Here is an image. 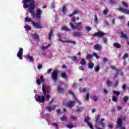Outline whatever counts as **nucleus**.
<instances>
[{"label": "nucleus", "mask_w": 129, "mask_h": 129, "mask_svg": "<svg viewBox=\"0 0 129 129\" xmlns=\"http://www.w3.org/2000/svg\"><path fill=\"white\" fill-rule=\"evenodd\" d=\"M71 118L73 120H74V121H76V120H77V117H76L74 115H72Z\"/></svg>", "instance_id": "obj_38"}, {"label": "nucleus", "mask_w": 129, "mask_h": 129, "mask_svg": "<svg viewBox=\"0 0 129 129\" xmlns=\"http://www.w3.org/2000/svg\"><path fill=\"white\" fill-rule=\"evenodd\" d=\"M128 57V54L127 53H125L122 56V59H125V58H127Z\"/></svg>", "instance_id": "obj_49"}, {"label": "nucleus", "mask_w": 129, "mask_h": 129, "mask_svg": "<svg viewBox=\"0 0 129 129\" xmlns=\"http://www.w3.org/2000/svg\"><path fill=\"white\" fill-rule=\"evenodd\" d=\"M94 50H97V51H101L102 47L101 46H100V44H97L94 46Z\"/></svg>", "instance_id": "obj_14"}, {"label": "nucleus", "mask_w": 129, "mask_h": 129, "mask_svg": "<svg viewBox=\"0 0 129 129\" xmlns=\"http://www.w3.org/2000/svg\"><path fill=\"white\" fill-rule=\"evenodd\" d=\"M27 57L29 59V60H30V61H31V62H34V58H33V56L30 55H28Z\"/></svg>", "instance_id": "obj_36"}, {"label": "nucleus", "mask_w": 129, "mask_h": 129, "mask_svg": "<svg viewBox=\"0 0 129 129\" xmlns=\"http://www.w3.org/2000/svg\"><path fill=\"white\" fill-rule=\"evenodd\" d=\"M104 35H105V33L104 32H103L102 31H99L96 33H94L93 34V36L94 37H98L99 38H102V37H103V36H104Z\"/></svg>", "instance_id": "obj_7"}, {"label": "nucleus", "mask_w": 129, "mask_h": 129, "mask_svg": "<svg viewBox=\"0 0 129 129\" xmlns=\"http://www.w3.org/2000/svg\"><path fill=\"white\" fill-rule=\"evenodd\" d=\"M118 19H119V20H123V19H124V16L122 15L120 16L118 18Z\"/></svg>", "instance_id": "obj_60"}, {"label": "nucleus", "mask_w": 129, "mask_h": 129, "mask_svg": "<svg viewBox=\"0 0 129 129\" xmlns=\"http://www.w3.org/2000/svg\"><path fill=\"white\" fill-rule=\"evenodd\" d=\"M112 100L113 101H114L115 102H117V97H116L115 96H113L112 97Z\"/></svg>", "instance_id": "obj_52"}, {"label": "nucleus", "mask_w": 129, "mask_h": 129, "mask_svg": "<svg viewBox=\"0 0 129 129\" xmlns=\"http://www.w3.org/2000/svg\"><path fill=\"white\" fill-rule=\"evenodd\" d=\"M109 3L111 5H115L116 4L115 0H109Z\"/></svg>", "instance_id": "obj_41"}, {"label": "nucleus", "mask_w": 129, "mask_h": 129, "mask_svg": "<svg viewBox=\"0 0 129 129\" xmlns=\"http://www.w3.org/2000/svg\"><path fill=\"white\" fill-rule=\"evenodd\" d=\"M88 67L89 69H93V67H94V63L93 62H89L88 63Z\"/></svg>", "instance_id": "obj_20"}, {"label": "nucleus", "mask_w": 129, "mask_h": 129, "mask_svg": "<svg viewBox=\"0 0 129 129\" xmlns=\"http://www.w3.org/2000/svg\"><path fill=\"white\" fill-rule=\"evenodd\" d=\"M93 100L95 101V102H96L97 100H98V97H97V96H93Z\"/></svg>", "instance_id": "obj_50"}, {"label": "nucleus", "mask_w": 129, "mask_h": 129, "mask_svg": "<svg viewBox=\"0 0 129 129\" xmlns=\"http://www.w3.org/2000/svg\"><path fill=\"white\" fill-rule=\"evenodd\" d=\"M61 76L62 77V78H64V79H67V74H66V73H62L61 74Z\"/></svg>", "instance_id": "obj_31"}, {"label": "nucleus", "mask_w": 129, "mask_h": 129, "mask_svg": "<svg viewBox=\"0 0 129 129\" xmlns=\"http://www.w3.org/2000/svg\"><path fill=\"white\" fill-rule=\"evenodd\" d=\"M53 35V29H51L48 34V40L51 41L52 40L51 37Z\"/></svg>", "instance_id": "obj_18"}, {"label": "nucleus", "mask_w": 129, "mask_h": 129, "mask_svg": "<svg viewBox=\"0 0 129 129\" xmlns=\"http://www.w3.org/2000/svg\"><path fill=\"white\" fill-rule=\"evenodd\" d=\"M117 110H121V109H122V107H121L120 106H117Z\"/></svg>", "instance_id": "obj_59"}, {"label": "nucleus", "mask_w": 129, "mask_h": 129, "mask_svg": "<svg viewBox=\"0 0 129 129\" xmlns=\"http://www.w3.org/2000/svg\"><path fill=\"white\" fill-rule=\"evenodd\" d=\"M34 37V39H35V40H39V35L37 34H35L33 35Z\"/></svg>", "instance_id": "obj_42"}, {"label": "nucleus", "mask_w": 129, "mask_h": 129, "mask_svg": "<svg viewBox=\"0 0 129 129\" xmlns=\"http://www.w3.org/2000/svg\"><path fill=\"white\" fill-rule=\"evenodd\" d=\"M106 84L108 87H110L112 86V82L110 81V80H107Z\"/></svg>", "instance_id": "obj_25"}, {"label": "nucleus", "mask_w": 129, "mask_h": 129, "mask_svg": "<svg viewBox=\"0 0 129 129\" xmlns=\"http://www.w3.org/2000/svg\"><path fill=\"white\" fill-rule=\"evenodd\" d=\"M35 100L37 102H39V103H44V102H45V100H46V95H38L37 97L36 98Z\"/></svg>", "instance_id": "obj_4"}, {"label": "nucleus", "mask_w": 129, "mask_h": 129, "mask_svg": "<svg viewBox=\"0 0 129 129\" xmlns=\"http://www.w3.org/2000/svg\"><path fill=\"white\" fill-rule=\"evenodd\" d=\"M113 94L116 95V96H118L119 94H120V93L119 92H117L116 91H113Z\"/></svg>", "instance_id": "obj_46"}, {"label": "nucleus", "mask_w": 129, "mask_h": 129, "mask_svg": "<svg viewBox=\"0 0 129 129\" xmlns=\"http://www.w3.org/2000/svg\"><path fill=\"white\" fill-rule=\"evenodd\" d=\"M94 19L95 24H98V18H97V15H95L94 17Z\"/></svg>", "instance_id": "obj_30"}, {"label": "nucleus", "mask_w": 129, "mask_h": 129, "mask_svg": "<svg viewBox=\"0 0 129 129\" xmlns=\"http://www.w3.org/2000/svg\"><path fill=\"white\" fill-rule=\"evenodd\" d=\"M116 74L114 75L113 76V79H115L118 75H119V72H120V70L118 69H116Z\"/></svg>", "instance_id": "obj_17"}, {"label": "nucleus", "mask_w": 129, "mask_h": 129, "mask_svg": "<svg viewBox=\"0 0 129 129\" xmlns=\"http://www.w3.org/2000/svg\"><path fill=\"white\" fill-rule=\"evenodd\" d=\"M89 120H90V117H89V116H87L85 117L84 121V122L88 123L89 122H90Z\"/></svg>", "instance_id": "obj_22"}, {"label": "nucleus", "mask_w": 129, "mask_h": 129, "mask_svg": "<svg viewBox=\"0 0 129 129\" xmlns=\"http://www.w3.org/2000/svg\"><path fill=\"white\" fill-rule=\"evenodd\" d=\"M50 98H51V96L50 95H47L46 97H45V99L46 101H49Z\"/></svg>", "instance_id": "obj_47"}, {"label": "nucleus", "mask_w": 129, "mask_h": 129, "mask_svg": "<svg viewBox=\"0 0 129 129\" xmlns=\"http://www.w3.org/2000/svg\"><path fill=\"white\" fill-rule=\"evenodd\" d=\"M88 126H89L90 128L91 129H93V125H92V124H91V123H90V122H89V123H87Z\"/></svg>", "instance_id": "obj_45"}, {"label": "nucleus", "mask_w": 129, "mask_h": 129, "mask_svg": "<svg viewBox=\"0 0 129 129\" xmlns=\"http://www.w3.org/2000/svg\"><path fill=\"white\" fill-rule=\"evenodd\" d=\"M57 91L60 93H64L66 91V89L60 87V86L57 87Z\"/></svg>", "instance_id": "obj_16"}, {"label": "nucleus", "mask_w": 129, "mask_h": 129, "mask_svg": "<svg viewBox=\"0 0 129 129\" xmlns=\"http://www.w3.org/2000/svg\"><path fill=\"white\" fill-rule=\"evenodd\" d=\"M52 125L53 126H55L56 127V128H58V124L56 123H54Z\"/></svg>", "instance_id": "obj_62"}, {"label": "nucleus", "mask_w": 129, "mask_h": 129, "mask_svg": "<svg viewBox=\"0 0 129 129\" xmlns=\"http://www.w3.org/2000/svg\"><path fill=\"white\" fill-rule=\"evenodd\" d=\"M118 83H119V81H118V80H116L114 83L115 87H116V86H117V85H118Z\"/></svg>", "instance_id": "obj_57"}, {"label": "nucleus", "mask_w": 129, "mask_h": 129, "mask_svg": "<svg viewBox=\"0 0 129 129\" xmlns=\"http://www.w3.org/2000/svg\"><path fill=\"white\" fill-rule=\"evenodd\" d=\"M86 30L87 31V32H89V31H91V27H90L89 26H87L86 28Z\"/></svg>", "instance_id": "obj_56"}, {"label": "nucleus", "mask_w": 129, "mask_h": 129, "mask_svg": "<svg viewBox=\"0 0 129 129\" xmlns=\"http://www.w3.org/2000/svg\"><path fill=\"white\" fill-rule=\"evenodd\" d=\"M67 106L71 108V107H73V106H75V101H69L67 103Z\"/></svg>", "instance_id": "obj_11"}, {"label": "nucleus", "mask_w": 129, "mask_h": 129, "mask_svg": "<svg viewBox=\"0 0 129 129\" xmlns=\"http://www.w3.org/2000/svg\"><path fill=\"white\" fill-rule=\"evenodd\" d=\"M83 108L82 107L78 108L77 109L76 111L77 112H80L82 111Z\"/></svg>", "instance_id": "obj_48"}, {"label": "nucleus", "mask_w": 129, "mask_h": 129, "mask_svg": "<svg viewBox=\"0 0 129 129\" xmlns=\"http://www.w3.org/2000/svg\"><path fill=\"white\" fill-rule=\"evenodd\" d=\"M71 59H72V61H77V57L76 56H73L71 57Z\"/></svg>", "instance_id": "obj_44"}, {"label": "nucleus", "mask_w": 129, "mask_h": 129, "mask_svg": "<svg viewBox=\"0 0 129 129\" xmlns=\"http://www.w3.org/2000/svg\"><path fill=\"white\" fill-rule=\"evenodd\" d=\"M41 82L42 83H44L45 82V80L44 79V76L41 75L40 77V79H38L36 81V83H37L38 85H41Z\"/></svg>", "instance_id": "obj_8"}, {"label": "nucleus", "mask_w": 129, "mask_h": 129, "mask_svg": "<svg viewBox=\"0 0 129 129\" xmlns=\"http://www.w3.org/2000/svg\"><path fill=\"white\" fill-rule=\"evenodd\" d=\"M123 124V123L122 122V119L119 118L117 120L116 127H121Z\"/></svg>", "instance_id": "obj_9"}, {"label": "nucleus", "mask_w": 129, "mask_h": 129, "mask_svg": "<svg viewBox=\"0 0 129 129\" xmlns=\"http://www.w3.org/2000/svg\"><path fill=\"white\" fill-rule=\"evenodd\" d=\"M80 64L83 66L86 64V61L84 58H81Z\"/></svg>", "instance_id": "obj_23"}, {"label": "nucleus", "mask_w": 129, "mask_h": 129, "mask_svg": "<svg viewBox=\"0 0 129 129\" xmlns=\"http://www.w3.org/2000/svg\"><path fill=\"white\" fill-rule=\"evenodd\" d=\"M92 57H93L92 54H89L87 55L86 59H87L88 60H89V59H91V58H92Z\"/></svg>", "instance_id": "obj_37"}, {"label": "nucleus", "mask_w": 129, "mask_h": 129, "mask_svg": "<svg viewBox=\"0 0 129 129\" xmlns=\"http://www.w3.org/2000/svg\"><path fill=\"white\" fill-rule=\"evenodd\" d=\"M53 102H54V98H52V100L48 103V105L49 106L52 105Z\"/></svg>", "instance_id": "obj_51"}, {"label": "nucleus", "mask_w": 129, "mask_h": 129, "mask_svg": "<svg viewBox=\"0 0 129 129\" xmlns=\"http://www.w3.org/2000/svg\"><path fill=\"white\" fill-rule=\"evenodd\" d=\"M80 70H81L82 71H84V68L82 66L79 67Z\"/></svg>", "instance_id": "obj_64"}, {"label": "nucleus", "mask_w": 129, "mask_h": 129, "mask_svg": "<svg viewBox=\"0 0 129 129\" xmlns=\"http://www.w3.org/2000/svg\"><path fill=\"white\" fill-rule=\"evenodd\" d=\"M73 37H78L79 38H80V37L82 36V34L80 32L74 31L73 32Z\"/></svg>", "instance_id": "obj_10"}, {"label": "nucleus", "mask_w": 129, "mask_h": 129, "mask_svg": "<svg viewBox=\"0 0 129 129\" xmlns=\"http://www.w3.org/2000/svg\"><path fill=\"white\" fill-rule=\"evenodd\" d=\"M118 10L120 11V12H122L124 14H127V15H129V10L127 9H123L122 8H120Z\"/></svg>", "instance_id": "obj_13"}, {"label": "nucleus", "mask_w": 129, "mask_h": 129, "mask_svg": "<svg viewBox=\"0 0 129 129\" xmlns=\"http://www.w3.org/2000/svg\"><path fill=\"white\" fill-rule=\"evenodd\" d=\"M120 37L122 39H125V40H127V35L126 34H124L123 32H121Z\"/></svg>", "instance_id": "obj_21"}, {"label": "nucleus", "mask_w": 129, "mask_h": 129, "mask_svg": "<svg viewBox=\"0 0 129 129\" xmlns=\"http://www.w3.org/2000/svg\"><path fill=\"white\" fill-rule=\"evenodd\" d=\"M24 52V49L22 48H20L19 49V51L17 54V57H18L20 60H23V53Z\"/></svg>", "instance_id": "obj_5"}, {"label": "nucleus", "mask_w": 129, "mask_h": 129, "mask_svg": "<svg viewBox=\"0 0 129 129\" xmlns=\"http://www.w3.org/2000/svg\"><path fill=\"white\" fill-rule=\"evenodd\" d=\"M61 120L62 121H66L67 120V117H66V115H63L61 117H60Z\"/></svg>", "instance_id": "obj_28"}, {"label": "nucleus", "mask_w": 129, "mask_h": 129, "mask_svg": "<svg viewBox=\"0 0 129 129\" xmlns=\"http://www.w3.org/2000/svg\"><path fill=\"white\" fill-rule=\"evenodd\" d=\"M108 13V10L106 9V10H104L103 14L104 15H107V13Z\"/></svg>", "instance_id": "obj_58"}, {"label": "nucleus", "mask_w": 129, "mask_h": 129, "mask_svg": "<svg viewBox=\"0 0 129 129\" xmlns=\"http://www.w3.org/2000/svg\"><path fill=\"white\" fill-rule=\"evenodd\" d=\"M56 107H57V106L56 105H53L52 106V107H51V106H47L46 107V108H47V110L48 111H49V112H50L52 111V110H55V108H56Z\"/></svg>", "instance_id": "obj_12"}, {"label": "nucleus", "mask_w": 129, "mask_h": 129, "mask_svg": "<svg viewBox=\"0 0 129 129\" xmlns=\"http://www.w3.org/2000/svg\"><path fill=\"white\" fill-rule=\"evenodd\" d=\"M77 14H79V11L75 10L74 12H73L72 14L69 15V16L72 17H73L74 15H77Z\"/></svg>", "instance_id": "obj_27"}, {"label": "nucleus", "mask_w": 129, "mask_h": 129, "mask_svg": "<svg viewBox=\"0 0 129 129\" xmlns=\"http://www.w3.org/2000/svg\"><path fill=\"white\" fill-rule=\"evenodd\" d=\"M22 4H23L24 9H28L29 8V11L32 16L35 17L37 20H41L42 10L41 9H37L36 14L35 13V8H36L35 0H23Z\"/></svg>", "instance_id": "obj_1"}, {"label": "nucleus", "mask_w": 129, "mask_h": 129, "mask_svg": "<svg viewBox=\"0 0 129 129\" xmlns=\"http://www.w3.org/2000/svg\"><path fill=\"white\" fill-rule=\"evenodd\" d=\"M113 47H115V48H117V49H118L119 48H121V45L118 43H114L113 44Z\"/></svg>", "instance_id": "obj_19"}, {"label": "nucleus", "mask_w": 129, "mask_h": 129, "mask_svg": "<svg viewBox=\"0 0 129 129\" xmlns=\"http://www.w3.org/2000/svg\"><path fill=\"white\" fill-rule=\"evenodd\" d=\"M56 112L57 113H62V112H61V109H56Z\"/></svg>", "instance_id": "obj_61"}, {"label": "nucleus", "mask_w": 129, "mask_h": 129, "mask_svg": "<svg viewBox=\"0 0 129 129\" xmlns=\"http://www.w3.org/2000/svg\"><path fill=\"white\" fill-rule=\"evenodd\" d=\"M85 99L86 100H89V93L86 94V95L85 97Z\"/></svg>", "instance_id": "obj_43"}, {"label": "nucleus", "mask_w": 129, "mask_h": 129, "mask_svg": "<svg viewBox=\"0 0 129 129\" xmlns=\"http://www.w3.org/2000/svg\"><path fill=\"white\" fill-rule=\"evenodd\" d=\"M60 41L62 43H69V44H73V45L76 44V42L73 41L72 40L63 41L62 40H60Z\"/></svg>", "instance_id": "obj_15"}, {"label": "nucleus", "mask_w": 129, "mask_h": 129, "mask_svg": "<svg viewBox=\"0 0 129 129\" xmlns=\"http://www.w3.org/2000/svg\"><path fill=\"white\" fill-rule=\"evenodd\" d=\"M33 26L35 27L36 29H42L43 26L40 22H35L33 21L32 23Z\"/></svg>", "instance_id": "obj_6"}, {"label": "nucleus", "mask_w": 129, "mask_h": 129, "mask_svg": "<svg viewBox=\"0 0 129 129\" xmlns=\"http://www.w3.org/2000/svg\"><path fill=\"white\" fill-rule=\"evenodd\" d=\"M94 68L95 72H98L99 70H100V67L99 66H97V67H95Z\"/></svg>", "instance_id": "obj_34"}, {"label": "nucleus", "mask_w": 129, "mask_h": 129, "mask_svg": "<svg viewBox=\"0 0 129 129\" xmlns=\"http://www.w3.org/2000/svg\"><path fill=\"white\" fill-rule=\"evenodd\" d=\"M70 25L72 28H73V30H77L78 31H81L82 30V22H79L78 23H76V24L74 25L73 23L72 22L70 23Z\"/></svg>", "instance_id": "obj_2"}, {"label": "nucleus", "mask_w": 129, "mask_h": 129, "mask_svg": "<svg viewBox=\"0 0 129 129\" xmlns=\"http://www.w3.org/2000/svg\"><path fill=\"white\" fill-rule=\"evenodd\" d=\"M122 88L123 90L124 91V90H125L126 89V85L123 84L122 86Z\"/></svg>", "instance_id": "obj_55"}, {"label": "nucleus", "mask_w": 129, "mask_h": 129, "mask_svg": "<svg viewBox=\"0 0 129 129\" xmlns=\"http://www.w3.org/2000/svg\"><path fill=\"white\" fill-rule=\"evenodd\" d=\"M61 30L62 31H71V30L69 29V28L68 27H67V26H64L63 27H61Z\"/></svg>", "instance_id": "obj_26"}, {"label": "nucleus", "mask_w": 129, "mask_h": 129, "mask_svg": "<svg viewBox=\"0 0 129 129\" xmlns=\"http://www.w3.org/2000/svg\"><path fill=\"white\" fill-rule=\"evenodd\" d=\"M93 55L96 57V59H99V56L95 52L93 53Z\"/></svg>", "instance_id": "obj_54"}, {"label": "nucleus", "mask_w": 129, "mask_h": 129, "mask_svg": "<svg viewBox=\"0 0 129 129\" xmlns=\"http://www.w3.org/2000/svg\"><path fill=\"white\" fill-rule=\"evenodd\" d=\"M24 28L25 29H27V30H31V26H27V25H25L24 26Z\"/></svg>", "instance_id": "obj_53"}, {"label": "nucleus", "mask_w": 129, "mask_h": 129, "mask_svg": "<svg viewBox=\"0 0 129 129\" xmlns=\"http://www.w3.org/2000/svg\"><path fill=\"white\" fill-rule=\"evenodd\" d=\"M127 99H128V98L127 97L125 96L123 98V102H125V103H126L127 102Z\"/></svg>", "instance_id": "obj_39"}, {"label": "nucleus", "mask_w": 129, "mask_h": 129, "mask_svg": "<svg viewBox=\"0 0 129 129\" xmlns=\"http://www.w3.org/2000/svg\"><path fill=\"white\" fill-rule=\"evenodd\" d=\"M103 60L104 62H105V63H106V62H107V58L103 57Z\"/></svg>", "instance_id": "obj_63"}, {"label": "nucleus", "mask_w": 129, "mask_h": 129, "mask_svg": "<svg viewBox=\"0 0 129 129\" xmlns=\"http://www.w3.org/2000/svg\"><path fill=\"white\" fill-rule=\"evenodd\" d=\"M67 127L70 129L73 128V127H74V125L72 124V123L68 124L67 125Z\"/></svg>", "instance_id": "obj_33"}, {"label": "nucleus", "mask_w": 129, "mask_h": 129, "mask_svg": "<svg viewBox=\"0 0 129 129\" xmlns=\"http://www.w3.org/2000/svg\"><path fill=\"white\" fill-rule=\"evenodd\" d=\"M25 22H31L32 23H33V22H34V21L32 20V19H31L29 17L25 18Z\"/></svg>", "instance_id": "obj_29"}, {"label": "nucleus", "mask_w": 129, "mask_h": 129, "mask_svg": "<svg viewBox=\"0 0 129 129\" xmlns=\"http://www.w3.org/2000/svg\"><path fill=\"white\" fill-rule=\"evenodd\" d=\"M50 46H51V44H48L47 46H42V51H45V50H46V49H48V48H49Z\"/></svg>", "instance_id": "obj_32"}, {"label": "nucleus", "mask_w": 129, "mask_h": 129, "mask_svg": "<svg viewBox=\"0 0 129 129\" xmlns=\"http://www.w3.org/2000/svg\"><path fill=\"white\" fill-rule=\"evenodd\" d=\"M58 76H59V71H58V70H53L51 75V79H52L53 81H57V80H58Z\"/></svg>", "instance_id": "obj_3"}, {"label": "nucleus", "mask_w": 129, "mask_h": 129, "mask_svg": "<svg viewBox=\"0 0 129 129\" xmlns=\"http://www.w3.org/2000/svg\"><path fill=\"white\" fill-rule=\"evenodd\" d=\"M42 92H43L44 95H46L47 93V90L46 89V87L44 85H43L42 87Z\"/></svg>", "instance_id": "obj_24"}, {"label": "nucleus", "mask_w": 129, "mask_h": 129, "mask_svg": "<svg viewBox=\"0 0 129 129\" xmlns=\"http://www.w3.org/2000/svg\"><path fill=\"white\" fill-rule=\"evenodd\" d=\"M121 4L123 6V7H124L125 8H128V6H127V4L126 3H125L124 1H122Z\"/></svg>", "instance_id": "obj_35"}, {"label": "nucleus", "mask_w": 129, "mask_h": 129, "mask_svg": "<svg viewBox=\"0 0 129 129\" xmlns=\"http://www.w3.org/2000/svg\"><path fill=\"white\" fill-rule=\"evenodd\" d=\"M66 10V6H63L62 7V9H61V13H62L63 14H65Z\"/></svg>", "instance_id": "obj_40"}]
</instances>
